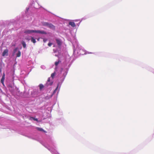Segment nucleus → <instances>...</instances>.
Here are the masks:
<instances>
[{"mask_svg":"<svg viewBox=\"0 0 154 154\" xmlns=\"http://www.w3.org/2000/svg\"><path fill=\"white\" fill-rule=\"evenodd\" d=\"M36 30H27L24 31V33L26 34H30L32 33H36Z\"/></svg>","mask_w":154,"mask_h":154,"instance_id":"nucleus-1","label":"nucleus"},{"mask_svg":"<svg viewBox=\"0 0 154 154\" xmlns=\"http://www.w3.org/2000/svg\"><path fill=\"white\" fill-rule=\"evenodd\" d=\"M36 33H40L41 34H45L46 35L47 34V33L46 32L43 31V30H36Z\"/></svg>","mask_w":154,"mask_h":154,"instance_id":"nucleus-2","label":"nucleus"},{"mask_svg":"<svg viewBox=\"0 0 154 154\" xmlns=\"http://www.w3.org/2000/svg\"><path fill=\"white\" fill-rule=\"evenodd\" d=\"M8 50L7 49L5 50L2 53V56H7L8 55Z\"/></svg>","mask_w":154,"mask_h":154,"instance_id":"nucleus-3","label":"nucleus"},{"mask_svg":"<svg viewBox=\"0 0 154 154\" xmlns=\"http://www.w3.org/2000/svg\"><path fill=\"white\" fill-rule=\"evenodd\" d=\"M5 73H3V76L1 80V82L2 84H4V82L5 79Z\"/></svg>","mask_w":154,"mask_h":154,"instance_id":"nucleus-4","label":"nucleus"},{"mask_svg":"<svg viewBox=\"0 0 154 154\" xmlns=\"http://www.w3.org/2000/svg\"><path fill=\"white\" fill-rule=\"evenodd\" d=\"M48 27L49 28L52 29H55V26H54L51 23H49Z\"/></svg>","mask_w":154,"mask_h":154,"instance_id":"nucleus-5","label":"nucleus"},{"mask_svg":"<svg viewBox=\"0 0 154 154\" xmlns=\"http://www.w3.org/2000/svg\"><path fill=\"white\" fill-rule=\"evenodd\" d=\"M69 24L73 27H74L76 26L75 23L73 22H69Z\"/></svg>","mask_w":154,"mask_h":154,"instance_id":"nucleus-6","label":"nucleus"},{"mask_svg":"<svg viewBox=\"0 0 154 154\" xmlns=\"http://www.w3.org/2000/svg\"><path fill=\"white\" fill-rule=\"evenodd\" d=\"M56 41L58 45L60 46L61 45L62 43L60 40L57 39H56Z\"/></svg>","mask_w":154,"mask_h":154,"instance_id":"nucleus-7","label":"nucleus"},{"mask_svg":"<svg viewBox=\"0 0 154 154\" xmlns=\"http://www.w3.org/2000/svg\"><path fill=\"white\" fill-rule=\"evenodd\" d=\"M42 24L43 26L48 27L49 23L48 22H43L42 23Z\"/></svg>","mask_w":154,"mask_h":154,"instance_id":"nucleus-8","label":"nucleus"},{"mask_svg":"<svg viewBox=\"0 0 154 154\" xmlns=\"http://www.w3.org/2000/svg\"><path fill=\"white\" fill-rule=\"evenodd\" d=\"M37 129L38 130L40 131H42L44 132H46V131H45L42 128H37Z\"/></svg>","mask_w":154,"mask_h":154,"instance_id":"nucleus-9","label":"nucleus"},{"mask_svg":"<svg viewBox=\"0 0 154 154\" xmlns=\"http://www.w3.org/2000/svg\"><path fill=\"white\" fill-rule=\"evenodd\" d=\"M32 119H33V120H34L35 121H36L38 122V119H37L34 118V117H29V119L31 120Z\"/></svg>","mask_w":154,"mask_h":154,"instance_id":"nucleus-10","label":"nucleus"},{"mask_svg":"<svg viewBox=\"0 0 154 154\" xmlns=\"http://www.w3.org/2000/svg\"><path fill=\"white\" fill-rule=\"evenodd\" d=\"M39 89L40 90H41L44 88V86L42 84H40L39 85Z\"/></svg>","mask_w":154,"mask_h":154,"instance_id":"nucleus-11","label":"nucleus"},{"mask_svg":"<svg viewBox=\"0 0 154 154\" xmlns=\"http://www.w3.org/2000/svg\"><path fill=\"white\" fill-rule=\"evenodd\" d=\"M21 43L23 46V47L24 48H26V44L25 42L24 41H22Z\"/></svg>","mask_w":154,"mask_h":154,"instance_id":"nucleus-12","label":"nucleus"},{"mask_svg":"<svg viewBox=\"0 0 154 154\" xmlns=\"http://www.w3.org/2000/svg\"><path fill=\"white\" fill-rule=\"evenodd\" d=\"M31 41L34 43H35L36 42V41L34 38L32 37L31 39Z\"/></svg>","mask_w":154,"mask_h":154,"instance_id":"nucleus-13","label":"nucleus"},{"mask_svg":"<svg viewBox=\"0 0 154 154\" xmlns=\"http://www.w3.org/2000/svg\"><path fill=\"white\" fill-rule=\"evenodd\" d=\"M21 52L20 51H18L17 53V57H19L20 56Z\"/></svg>","mask_w":154,"mask_h":154,"instance_id":"nucleus-14","label":"nucleus"},{"mask_svg":"<svg viewBox=\"0 0 154 154\" xmlns=\"http://www.w3.org/2000/svg\"><path fill=\"white\" fill-rule=\"evenodd\" d=\"M50 82V78H49L48 80H47V84L48 85H51L52 84V82H51L50 83H48L49 82Z\"/></svg>","mask_w":154,"mask_h":154,"instance_id":"nucleus-15","label":"nucleus"},{"mask_svg":"<svg viewBox=\"0 0 154 154\" xmlns=\"http://www.w3.org/2000/svg\"><path fill=\"white\" fill-rule=\"evenodd\" d=\"M56 73L55 72H54V73H52L51 75V77L52 78V79H53L54 77V76H55V74Z\"/></svg>","mask_w":154,"mask_h":154,"instance_id":"nucleus-16","label":"nucleus"},{"mask_svg":"<svg viewBox=\"0 0 154 154\" xmlns=\"http://www.w3.org/2000/svg\"><path fill=\"white\" fill-rule=\"evenodd\" d=\"M61 61L60 60H59L58 61H56L55 62V65L56 66H57L58 64Z\"/></svg>","mask_w":154,"mask_h":154,"instance_id":"nucleus-17","label":"nucleus"},{"mask_svg":"<svg viewBox=\"0 0 154 154\" xmlns=\"http://www.w3.org/2000/svg\"><path fill=\"white\" fill-rule=\"evenodd\" d=\"M18 49V48H15L14 49V51H13L14 54L15 53L17 52V51Z\"/></svg>","mask_w":154,"mask_h":154,"instance_id":"nucleus-18","label":"nucleus"},{"mask_svg":"<svg viewBox=\"0 0 154 154\" xmlns=\"http://www.w3.org/2000/svg\"><path fill=\"white\" fill-rule=\"evenodd\" d=\"M47 39L46 38H43V42H45L47 41Z\"/></svg>","mask_w":154,"mask_h":154,"instance_id":"nucleus-19","label":"nucleus"},{"mask_svg":"<svg viewBox=\"0 0 154 154\" xmlns=\"http://www.w3.org/2000/svg\"><path fill=\"white\" fill-rule=\"evenodd\" d=\"M52 45V43H51V42H49L48 43V46H51V45Z\"/></svg>","mask_w":154,"mask_h":154,"instance_id":"nucleus-20","label":"nucleus"},{"mask_svg":"<svg viewBox=\"0 0 154 154\" xmlns=\"http://www.w3.org/2000/svg\"><path fill=\"white\" fill-rule=\"evenodd\" d=\"M57 88H58V87H57V88H56V89L54 91H55L56 90H57Z\"/></svg>","mask_w":154,"mask_h":154,"instance_id":"nucleus-21","label":"nucleus"}]
</instances>
